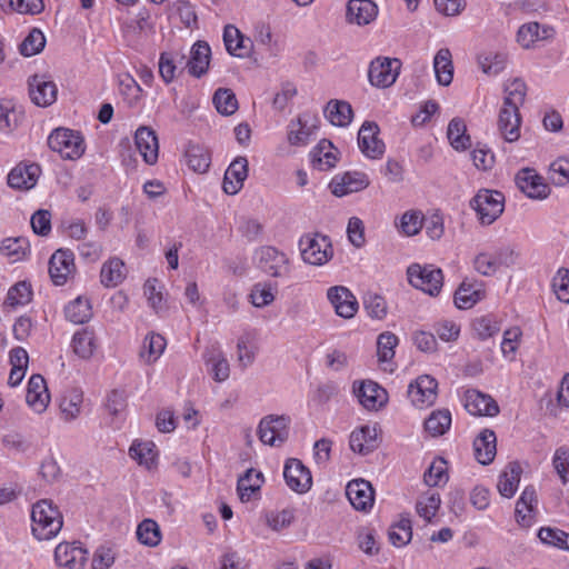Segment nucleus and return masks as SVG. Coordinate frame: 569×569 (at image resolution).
<instances>
[{"instance_id": "61", "label": "nucleus", "mask_w": 569, "mask_h": 569, "mask_svg": "<svg viewBox=\"0 0 569 569\" xmlns=\"http://www.w3.org/2000/svg\"><path fill=\"white\" fill-rule=\"evenodd\" d=\"M473 268L478 273L485 277H491L499 270L493 253L486 251L479 252L475 257Z\"/></svg>"}, {"instance_id": "51", "label": "nucleus", "mask_w": 569, "mask_h": 569, "mask_svg": "<svg viewBox=\"0 0 569 569\" xmlns=\"http://www.w3.org/2000/svg\"><path fill=\"white\" fill-rule=\"evenodd\" d=\"M441 503L440 495L437 492H428L420 497L416 505L418 515L426 521H431L436 516Z\"/></svg>"}, {"instance_id": "11", "label": "nucleus", "mask_w": 569, "mask_h": 569, "mask_svg": "<svg viewBox=\"0 0 569 569\" xmlns=\"http://www.w3.org/2000/svg\"><path fill=\"white\" fill-rule=\"evenodd\" d=\"M58 89L47 74H34L29 79V96L39 107H49L57 100Z\"/></svg>"}, {"instance_id": "54", "label": "nucleus", "mask_w": 569, "mask_h": 569, "mask_svg": "<svg viewBox=\"0 0 569 569\" xmlns=\"http://www.w3.org/2000/svg\"><path fill=\"white\" fill-rule=\"evenodd\" d=\"M129 455L140 465L151 468L156 460L154 445L152 442H133Z\"/></svg>"}, {"instance_id": "2", "label": "nucleus", "mask_w": 569, "mask_h": 569, "mask_svg": "<svg viewBox=\"0 0 569 569\" xmlns=\"http://www.w3.org/2000/svg\"><path fill=\"white\" fill-rule=\"evenodd\" d=\"M482 224H491L503 212L505 196L497 190L482 189L470 201Z\"/></svg>"}, {"instance_id": "40", "label": "nucleus", "mask_w": 569, "mask_h": 569, "mask_svg": "<svg viewBox=\"0 0 569 569\" xmlns=\"http://www.w3.org/2000/svg\"><path fill=\"white\" fill-rule=\"evenodd\" d=\"M66 318L77 325L84 323L92 317L91 305L89 299L78 297L64 309Z\"/></svg>"}, {"instance_id": "36", "label": "nucleus", "mask_w": 569, "mask_h": 569, "mask_svg": "<svg viewBox=\"0 0 569 569\" xmlns=\"http://www.w3.org/2000/svg\"><path fill=\"white\" fill-rule=\"evenodd\" d=\"M83 401L82 391L79 389L67 390L60 400V412L64 421L74 420L81 411Z\"/></svg>"}, {"instance_id": "46", "label": "nucleus", "mask_w": 569, "mask_h": 569, "mask_svg": "<svg viewBox=\"0 0 569 569\" xmlns=\"http://www.w3.org/2000/svg\"><path fill=\"white\" fill-rule=\"evenodd\" d=\"M187 163L191 170L204 173L210 166V154L208 150L198 144H190L186 151Z\"/></svg>"}, {"instance_id": "57", "label": "nucleus", "mask_w": 569, "mask_h": 569, "mask_svg": "<svg viewBox=\"0 0 569 569\" xmlns=\"http://www.w3.org/2000/svg\"><path fill=\"white\" fill-rule=\"evenodd\" d=\"M46 46V38L38 29H32L27 38L21 42L19 50L24 57L38 54Z\"/></svg>"}, {"instance_id": "44", "label": "nucleus", "mask_w": 569, "mask_h": 569, "mask_svg": "<svg viewBox=\"0 0 569 569\" xmlns=\"http://www.w3.org/2000/svg\"><path fill=\"white\" fill-rule=\"evenodd\" d=\"M505 92L503 107L519 110L520 106L525 102L527 86L521 79L516 78L506 83Z\"/></svg>"}, {"instance_id": "35", "label": "nucleus", "mask_w": 569, "mask_h": 569, "mask_svg": "<svg viewBox=\"0 0 569 569\" xmlns=\"http://www.w3.org/2000/svg\"><path fill=\"white\" fill-rule=\"evenodd\" d=\"M433 69L440 86H449L453 79L452 56L448 48L440 49L433 59Z\"/></svg>"}, {"instance_id": "45", "label": "nucleus", "mask_w": 569, "mask_h": 569, "mask_svg": "<svg viewBox=\"0 0 569 569\" xmlns=\"http://www.w3.org/2000/svg\"><path fill=\"white\" fill-rule=\"evenodd\" d=\"M451 426V413L448 409L433 411L425 421V429L432 437L445 435Z\"/></svg>"}, {"instance_id": "64", "label": "nucleus", "mask_w": 569, "mask_h": 569, "mask_svg": "<svg viewBox=\"0 0 569 569\" xmlns=\"http://www.w3.org/2000/svg\"><path fill=\"white\" fill-rule=\"evenodd\" d=\"M553 289L560 301L569 303V270L559 269L553 278Z\"/></svg>"}, {"instance_id": "23", "label": "nucleus", "mask_w": 569, "mask_h": 569, "mask_svg": "<svg viewBox=\"0 0 569 569\" xmlns=\"http://www.w3.org/2000/svg\"><path fill=\"white\" fill-rule=\"evenodd\" d=\"M378 14L377 4L371 0H349L346 18L349 23L366 26Z\"/></svg>"}, {"instance_id": "32", "label": "nucleus", "mask_w": 569, "mask_h": 569, "mask_svg": "<svg viewBox=\"0 0 569 569\" xmlns=\"http://www.w3.org/2000/svg\"><path fill=\"white\" fill-rule=\"evenodd\" d=\"M522 469L518 462L513 461L507 465L497 485L498 491L502 497L511 498L516 493Z\"/></svg>"}, {"instance_id": "53", "label": "nucleus", "mask_w": 569, "mask_h": 569, "mask_svg": "<svg viewBox=\"0 0 569 569\" xmlns=\"http://www.w3.org/2000/svg\"><path fill=\"white\" fill-rule=\"evenodd\" d=\"M412 538L411 521L409 518H401L389 530V539L395 547H403Z\"/></svg>"}, {"instance_id": "21", "label": "nucleus", "mask_w": 569, "mask_h": 569, "mask_svg": "<svg viewBox=\"0 0 569 569\" xmlns=\"http://www.w3.org/2000/svg\"><path fill=\"white\" fill-rule=\"evenodd\" d=\"M248 177V160L246 157H237L228 167L223 178V191L228 194H237L243 187Z\"/></svg>"}, {"instance_id": "28", "label": "nucleus", "mask_w": 569, "mask_h": 569, "mask_svg": "<svg viewBox=\"0 0 569 569\" xmlns=\"http://www.w3.org/2000/svg\"><path fill=\"white\" fill-rule=\"evenodd\" d=\"M485 297L481 283L463 280L455 292V305L459 309H470Z\"/></svg>"}, {"instance_id": "56", "label": "nucleus", "mask_w": 569, "mask_h": 569, "mask_svg": "<svg viewBox=\"0 0 569 569\" xmlns=\"http://www.w3.org/2000/svg\"><path fill=\"white\" fill-rule=\"evenodd\" d=\"M31 286L26 281H20L8 291L6 303L11 307L24 306L31 301Z\"/></svg>"}, {"instance_id": "13", "label": "nucleus", "mask_w": 569, "mask_h": 569, "mask_svg": "<svg viewBox=\"0 0 569 569\" xmlns=\"http://www.w3.org/2000/svg\"><path fill=\"white\" fill-rule=\"evenodd\" d=\"M518 188L532 199H546L550 188L533 169L523 168L516 176Z\"/></svg>"}, {"instance_id": "4", "label": "nucleus", "mask_w": 569, "mask_h": 569, "mask_svg": "<svg viewBox=\"0 0 569 569\" xmlns=\"http://www.w3.org/2000/svg\"><path fill=\"white\" fill-rule=\"evenodd\" d=\"M407 276L411 286L430 296H437L443 284L441 269L431 264L421 266L413 263L408 268Z\"/></svg>"}, {"instance_id": "62", "label": "nucleus", "mask_w": 569, "mask_h": 569, "mask_svg": "<svg viewBox=\"0 0 569 569\" xmlns=\"http://www.w3.org/2000/svg\"><path fill=\"white\" fill-rule=\"evenodd\" d=\"M550 179L553 184L562 187L569 183V158H559L550 164Z\"/></svg>"}, {"instance_id": "33", "label": "nucleus", "mask_w": 569, "mask_h": 569, "mask_svg": "<svg viewBox=\"0 0 569 569\" xmlns=\"http://www.w3.org/2000/svg\"><path fill=\"white\" fill-rule=\"evenodd\" d=\"M223 42L231 56L244 58L249 54L250 48L247 43L250 40L246 39L234 26L228 24L224 27Z\"/></svg>"}, {"instance_id": "5", "label": "nucleus", "mask_w": 569, "mask_h": 569, "mask_svg": "<svg viewBox=\"0 0 569 569\" xmlns=\"http://www.w3.org/2000/svg\"><path fill=\"white\" fill-rule=\"evenodd\" d=\"M290 418L281 415L263 417L258 426V436L263 445L280 447L289 437Z\"/></svg>"}, {"instance_id": "1", "label": "nucleus", "mask_w": 569, "mask_h": 569, "mask_svg": "<svg viewBox=\"0 0 569 569\" xmlns=\"http://www.w3.org/2000/svg\"><path fill=\"white\" fill-rule=\"evenodd\" d=\"M32 533L38 540H50L61 530L62 515L49 499H42L32 506Z\"/></svg>"}, {"instance_id": "43", "label": "nucleus", "mask_w": 569, "mask_h": 569, "mask_svg": "<svg viewBox=\"0 0 569 569\" xmlns=\"http://www.w3.org/2000/svg\"><path fill=\"white\" fill-rule=\"evenodd\" d=\"M450 144L456 150H465L470 146V137L467 134V127L462 119L453 118L447 130Z\"/></svg>"}, {"instance_id": "59", "label": "nucleus", "mask_w": 569, "mask_h": 569, "mask_svg": "<svg viewBox=\"0 0 569 569\" xmlns=\"http://www.w3.org/2000/svg\"><path fill=\"white\" fill-rule=\"evenodd\" d=\"M398 337L389 331L379 335L377 340V356L379 361H388L395 356Z\"/></svg>"}, {"instance_id": "18", "label": "nucleus", "mask_w": 569, "mask_h": 569, "mask_svg": "<svg viewBox=\"0 0 569 569\" xmlns=\"http://www.w3.org/2000/svg\"><path fill=\"white\" fill-rule=\"evenodd\" d=\"M465 408L473 416L495 417L499 413V406L496 400L478 390H468L466 392Z\"/></svg>"}, {"instance_id": "30", "label": "nucleus", "mask_w": 569, "mask_h": 569, "mask_svg": "<svg viewBox=\"0 0 569 569\" xmlns=\"http://www.w3.org/2000/svg\"><path fill=\"white\" fill-rule=\"evenodd\" d=\"M211 50L207 42L198 41L191 48V57L187 63L188 71L193 77L200 78L208 71Z\"/></svg>"}, {"instance_id": "9", "label": "nucleus", "mask_w": 569, "mask_h": 569, "mask_svg": "<svg viewBox=\"0 0 569 569\" xmlns=\"http://www.w3.org/2000/svg\"><path fill=\"white\" fill-rule=\"evenodd\" d=\"M76 271L74 254L69 249H58L50 258L49 273L56 286L67 283Z\"/></svg>"}, {"instance_id": "50", "label": "nucleus", "mask_w": 569, "mask_h": 569, "mask_svg": "<svg viewBox=\"0 0 569 569\" xmlns=\"http://www.w3.org/2000/svg\"><path fill=\"white\" fill-rule=\"evenodd\" d=\"M423 221L425 217L421 211L408 210L400 218V231L407 237L416 236L422 229Z\"/></svg>"}, {"instance_id": "8", "label": "nucleus", "mask_w": 569, "mask_h": 569, "mask_svg": "<svg viewBox=\"0 0 569 569\" xmlns=\"http://www.w3.org/2000/svg\"><path fill=\"white\" fill-rule=\"evenodd\" d=\"M401 61L399 59L377 58L369 67V81L372 86L388 88L392 86L399 74Z\"/></svg>"}, {"instance_id": "19", "label": "nucleus", "mask_w": 569, "mask_h": 569, "mask_svg": "<svg viewBox=\"0 0 569 569\" xmlns=\"http://www.w3.org/2000/svg\"><path fill=\"white\" fill-rule=\"evenodd\" d=\"M50 401L46 380L40 375H33L29 379L26 402L37 413L43 412Z\"/></svg>"}, {"instance_id": "48", "label": "nucleus", "mask_w": 569, "mask_h": 569, "mask_svg": "<svg viewBox=\"0 0 569 569\" xmlns=\"http://www.w3.org/2000/svg\"><path fill=\"white\" fill-rule=\"evenodd\" d=\"M72 348L79 357L90 358L96 349L93 332L88 329L76 332L72 339Z\"/></svg>"}, {"instance_id": "37", "label": "nucleus", "mask_w": 569, "mask_h": 569, "mask_svg": "<svg viewBox=\"0 0 569 569\" xmlns=\"http://www.w3.org/2000/svg\"><path fill=\"white\" fill-rule=\"evenodd\" d=\"M535 503H537L535 489L532 487H526L516 505L517 521L522 527L530 526Z\"/></svg>"}, {"instance_id": "49", "label": "nucleus", "mask_w": 569, "mask_h": 569, "mask_svg": "<svg viewBox=\"0 0 569 569\" xmlns=\"http://www.w3.org/2000/svg\"><path fill=\"white\" fill-rule=\"evenodd\" d=\"M213 103L217 111L224 116H231L238 110L236 94L230 89H218L213 94Z\"/></svg>"}, {"instance_id": "39", "label": "nucleus", "mask_w": 569, "mask_h": 569, "mask_svg": "<svg viewBox=\"0 0 569 569\" xmlns=\"http://www.w3.org/2000/svg\"><path fill=\"white\" fill-rule=\"evenodd\" d=\"M167 346L166 339L159 333H150L144 338L140 358L151 365L158 360Z\"/></svg>"}, {"instance_id": "17", "label": "nucleus", "mask_w": 569, "mask_h": 569, "mask_svg": "<svg viewBox=\"0 0 569 569\" xmlns=\"http://www.w3.org/2000/svg\"><path fill=\"white\" fill-rule=\"evenodd\" d=\"M327 296L338 316L350 319L357 313L358 301L348 288L342 286L331 287Z\"/></svg>"}, {"instance_id": "3", "label": "nucleus", "mask_w": 569, "mask_h": 569, "mask_svg": "<svg viewBox=\"0 0 569 569\" xmlns=\"http://www.w3.org/2000/svg\"><path fill=\"white\" fill-rule=\"evenodd\" d=\"M48 146L64 159H79L84 152L82 137L70 129L59 128L51 132Z\"/></svg>"}, {"instance_id": "20", "label": "nucleus", "mask_w": 569, "mask_h": 569, "mask_svg": "<svg viewBox=\"0 0 569 569\" xmlns=\"http://www.w3.org/2000/svg\"><path fill=\"white\" fill-rule=\"evenodd\" d=\"M138 151L148 164H154L159 156V142L156 132L149 127H140L134 134Z\"/></svg>"}, {"instance_id": "34", "label": "nucleus", "mask_w": 569, "mask_h": 569, "mask_svg": "<svg viewBox=\"0 0 569 569\" xmlns=\"http://www.w3.org/2000/svg\"><path fill=\"white\" fill-rule=\"evenodd\" d=\"M325 116L336 127L348 126L353 117L351 104L343 100H330L325 109Z\"/></svg>"}, {"instance_id": "16", "label": "nucleus", "mask_w": 569, "mask_h": 569, "mask_svg": "<svg viewBox=\"0 0 569 569\" xmlns=\"http://www.w3.org/2000/svg\"><path fill=\"white\" fill-rule=\"evenodd\" d=\"M346 495L357 510L367 511L375 501L371 483L365 479L351 480L346 487Z\"/></svg>"}, {"instance_id": "14", "label": "nucleus", "mask_w": 569, "mask_h": 569, "mask_svg": "<svg viewBox=\"0 0 569 569\" xmlns=\"http://www.w3.org/2000/svg\"><path fill=\"white\" fill-rule=\"evenodd\" d=\"M289 260L283 252L274 247H262L259 251L260 269L272 277H283L288 273Z\"/></svg>"}, {"instance_id": "38", "label": "nucleus", "mask_w": 569, "mask_h": 569, "mask_svg": "<svg viewBox=\"0 0 569 569\" xmlns=\"http://www.w3.org/2000/svg\"><path fill=\"white\" fill-rule=\"evenodd\" d=\"M101 283L104 287L112 288L121 283L126 277L124 263L119 258H111L102 264L101 271Z\"/></svg>"}, {"instance_id": "10", "label": "nucleus", "mask_w": 569, "mask_h": 569, "mask_svg": "<svg viewBox=\"0 0 569 569\" xmlns=\"http://www.w3.org/2000/svg\"><path fill=\"white\" fill-rule=\"evenodd\" d=\"M283 478L288 487L298 493L307 492L312 486L310 470L296 458H289L286 461Z\"/></svg>"}, {"instance_id": "24", "label": "nucleus", "mask_w": 569, "mask_h": 569, "mask_svg": "<svg viewBox=\"0 0 569 569\" xmlns=\"http://www.w3.org/2000/svg\"><path fill=\"white\" fill-rule=\"evenodd\" d=\"M521 116L518 109L502 107L498 117V131L507 142H515L520 138Z\"/></svg>"}, {"instance_id": "7", "label": "nucleus", "mask_w": 569, "mask_h": 569, "mask_svg": "<svg viewBox=\"0 0 569 569\" xmlns=\"http://www.w3.org/2000/svg\"><path fill=\"white\" fill-rule=\"evenodd\" d=\"M437 389V380L431 376L423 375L409 385L408 397L416 408L425 409L436 402Z\"/></svg>"}, {"instance_id": "6", "label": "nucleus", "mask_w": 569, "mask_h": 569, "mask_svg": "<svg viewBox=\"0 0 569 569\" xmlns=\"http://www.w3.org/2000/svg\"><path fill=\"white\" fill-rule=\"evenodd\" d=\"M301 257L305 262L322 266L332 257V247L329 239L320 234H306L299 241Z\"/></svg>"}, {"instance_id": "26", "label": "nucleus", "mask_w": 569, "mask_h": 569, "mask_svg": "<svg viewBox=\"0 0 569 569\" xmlns=\"http://www.w3.org/2000/svg\"><path fill=\"white\" fill-rule=\"evenodd\" d=\"M476 460L483 465H490L497 453L496 433L490 429H483L473 440Z\"/></svg>"}, {"instance_id": "31", "label": "nucleus", "mask_w": 569, "mask_h": 569, "mask_svg": "<svg viewBox=\"0 0 569 569\" xmlns=\"http://www.w3.org/2000/svg\"><path fill=\"white\" fill-rule=\"evenodd\" d=\"M360 403L369 409H378L387 402V392L373 381H363L358 391Z\"/></svg>"}, {"instance_id": "60", "label": "nucleus", "mask_w": 569, "mask_h": 569, "mask_svg": "<svg viewBox=\"0 0 569 569\" xmlns=\"http://www.w3.org/2000/svg\"><path fill=\"white\" fill-rule=\"evenodd\" d=\"M251 302L257 308H263L274 300L273 288L270 283H257L250 293Z\"/></svg>"}, {"instance_id": "25", "label": "nucleus", "mask_w": 569, "mask_h": 569, "mask_svg": "<svg viewBox=\"0 0 569 569\" xmlns=\"http://www.w3.org/2000/svg\"><path fill=\"white\" fill-rule=\"evenodd\" d=\"M40 172L36 163H19L8 174V184L13 189H30L37 183Z\"/></svg>"}, {"instance_id": "52", "label": "nucleus", "mask_w": 569, "mask_h": 569, "mask_svg": "<svg viewBox=\"0 0 569 569\" xmlns=\"http://www.w3.org/2000/svg\"><path fill=\"white\" fill-rule=\"evenodd\" d=\"M538 538L542 543L569 551V533L557 528H541Z\"/></svg>"}, {"instance_id": "63", "label": "nucleus", "mask_w": 569, "mask_h": 569, "mask_svg": "<svg viewBox=\"0 0 569 569\" xmlns=\"http://www.w3.org/2000/svg\"><path fill=\"white\" fill-rule=\"evenodd\" d=\"M445 465L446 461L443 459H439L438 461L431 463V466L423 475V480L427 486L436 487L439 486L441 482L447 481L448 476L446 472Z\"/></svg>"}, {"instance_id": "22", "label": "nucleus", "mask_w": 569, "mask_h": 569, "mask_svg": "<svg viewBox=\"0 0 569 569\" xmlns=\"http://www.w3.org/2000/svg\"><path fill=\"white\" fill-rule=\"evenodd\" d=\"M56 562L68 569H82L87 561V551L76 543H60L54 550Z\"/></svg>"}, {"instance_id": "27", "label": "nucleus", "mask_w": 569, "mask_h": 569, "mask_svg": "<svg viewBox=\"0 0 569 569\" xmlns=\"http://www.w3.org/2000/svg\"><path fill=\"white\" fill-rule=\"evenodd\" d=\"M555 30L549 26L540 27L536 21L522 24L517 32V42L525 49L533 47L537 41L553 37Z\"/></svg>"}, {"instance_id": "41", "label": "nucleus", "mask_w": 569, "mask_h": 569, "mask_svg": "<svg viewBox=\"0 0 569 569\" xmlns=\"http://www.w3.org/2000/svg\"><path fill=\"white\" fill-rule=\"evenodd\" d=\"M333 150L335 147L329 140H321L311 153L315 167L319 170H328L335 167L337 154Z\"/></svg>"}, {"instance_id": "12", "label": "nucleus", "mask_w": 569, "mask_h": 569, "mask_svg": "<svg viewBox=\"0 0 569 569\" xmlns=\"http://www.w3.org/2000/svg\"><path fill=\"white\" fill-rule=\"evenodd\" d=\"M379 131L376 122L366 121L358 132L359 149L370 159H379L385 153V143L378 138Z\"/></svg>"}, {"instance_id": "55", "label": "nucleus", "mask_w": 569, "mask_h": 569, "mask_svg": "<svg viewBox=\"0 0 569 569\" xmlns=\"http://www.w3.org/2000/svg\"><path fill=\"white\" fill-rule=\"evenodd\" d=\"M27 250L28 241L24 238H7L0 244V252L13 261L24 258Z\"/></svg>"}, {"instance_id": "29", "label": "nucleus", "mask_w": 569, "mask_h": 569, "mask_svg": "<svg viewBox=\"0 0 569 569\" xmlns=\"http://www.w3.org/2000/svg\"><path fill=\"white\" fill-rule=\"evenodd\" d=\"M350 449L353 452L367 455L378 447L377 429L370 426H362L350 435Z\"/></svg>"}, {"instance_id": "15", "label": "nucleus", "mask_w": 569, "mask_h": 569, "mask_svg": "<svg viewBox=\"0 0 569 569\" xmlns=\"http://www.w3.org/2000/svg\"><path fill=\"white\" fill-rule=\"evenodd\" d=\"M369 184L370 180L366 173L355 171L335 177L330 183V188L336 197H343L348 193L361 191Z\"/></svg>"}, {"instance_id": "47", "label": "nucleus", "mask_w": 569, "mask_h": 569, "mask_svg": "<svg viewBox=\"0 0 569 569\" xmlns=\"http://www.w3.org/2000/svg\"><path fill=\"white\" fill-rule=\"evenodd\" d=\"M138 540L146 546L156 547L161 541L159 525L152 519L142 520L137 528Z\"/></svg>"}, {"instance_id": "42", "label": "nucleus", "mask_w": 569, "mask_h": 569, "mask_svg": "<svg viewBox=\"0 0 569 569\" xmlns=\"http://www.w3.org/2000/svg\"><path fill=\"white\" fill-rule=\"evenodd\" d=\"M263 482V476L260 471L248 469L244 476L238 480L237 490L242 501L250 499L251 495L258 491Z\"/></svg>"}, {"instance_id": "58", "label": "nucleus", "mask_w": 569, "mask_h": 569, "mask_svg": "<svg viewBox=\"0 0 569 569\" xmlns=\"http://www.w3.org/2000/svg\"><path fill=\"white\" fill-rule=\"evenodd\" d=\"M478 63L485 73L496 76L505 69L507 56L498 52L481 54L478 57Z\"/></svg>"}]
</instances>
